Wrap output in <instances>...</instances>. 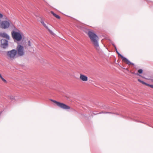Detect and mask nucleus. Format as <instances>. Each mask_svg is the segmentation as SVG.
<instances>
[{
	"label": "nucleus",
	"mask_w": 153,
	"mask_h": 153,
	"mask_svg": "<svg viewBox=\"0 0 153 153\" xmlns=\"http://www.w3.org/2000/svg\"><path fill=\"white\" fill-rule=\"evenodd\" d=\"M50 100L54 103L58 107L61 109L64 110H68L71 109V108L70 106L64 103L60 102L52 99H50Z\"/></svg>",
	"instance_id": "obj_1"
},
{
	"label": "nucleus",
	"mask_w": 153,
	"mask_h": 153,
	"mask_svg": "<svg viewBox=\"0 0 153 153\" xmlns=\"http://www.w3.org/2000/svg\"><path fill=\"white\" fill-rule=\"evenodd\" d=\"M151 88H153V85H152Z\"/></svg>",
	"instance_id": "obj_26"
},
{
	"label": "nucleus",
	"mask_w": 153,
	"mask_h": 153,
	"mask_svg": "<svg viewBox=\"0 0 153 153\" xmlns=\"http://www.w3.org/2000/svg\"><path fill=\"white\" fill-rule=\"evenodd\" d=\"M0 36L2 37L6 38L7 39L9 40L10 39L9 36L6 33H0Z\"/></svg>",
	"instance_id": "obj_10"
},
{
	"label": "nucleus",
	"mask_w": 153,
	"mask_h": 153,
	"mask_svg": "<svg viewBox=\"0 0 153 153\" xmlns=\"http://www.w3.org/2000/svg\"><path fill=\"white\" fill-rule=\"evenodd\" d=\"M100 114H112L111 112H106V111H103L101 112Z\"/></svg>",
	"instance_id": "obj_14"
},
{
	"label": "nucleus",
	"mask_w": 153,
	"mask_h": 153,
	"mask_svg": "<svg viewBox=\"0 0 153 153\" xmlns=\"http://www.w3.org/2000/svg\"><path fill=\"white\" fill-rule=\"evenodd\" d=\"M41 23L42 24V25L44 26L45 27L46 29H47L51 33H52V31L51 30L48 28V27H47V25H46L45 24V23L43 21H42L41 22Z\"/></svg>",
	"instance_id": "obj_11"
},
{
	"label": "nucleus",
	"mask_w": 153,
	"mask_h": 153,
	"mask_svg": "<svg viewBox=\"0 0 153 153\" xmlns=\"http://www.w3.org/2000/svg\"><path fill=\"white\" fill-rule=\"evenodd\" d=\"M8 41L5 39H2L0 40V46L1 47L5 48L8 46Z\"/></svg>",
	"instance_id": "obj_8"
},
{
	"label": "nucleus",
	"mask_w": 153,
	"mask_h": 153,
	"mask_svg": "<svg viewBox=\"0 0 153 153\" xmlns=\"http://www.w3.org/2000/svg\"><path fill=\"white\" fill-rule=\"evenodd\" d=\"M10 98L11 100H13L15 99V97L13 96H11L10 97Z\"/></svg>",
	"instance_id": "obj_17"
},
{
	"label": "nucleus",
	"mask_w": 153,
	"mask_h": 153,
	"mask_svg": "<svg viewBox=\"0 0 153 153\" xmlns=\"http://www.w3.org/2000/svg\"><path fill=\"white\" fill-rule=\"evenodd\" d=\"M16 54V51L15 49H13L10 51H9L7 53V56L8 58L13 59L15 58Z\"/></svg>",
	"instance_id": "obj_5"
},
{
	"label": "nucleus",
	"mask_w": 153,
	"mask_h": 153,
	"mask_svg": "<svg viewBox=\"0 0 153 153\" xmlns=\"http://www.w3.org/2000/svg\"><path fill=\"white\" fill-rule=\"evenodd\" d=\"M1 75V74H0V75Z\"/></svg>",
	"instance_id": "obj_31"
},
{
	"label": "nucleus",
	"mask_w": 153,
	"mask_h": 153,
	"mask_svg": "<svg viewBox=\"0 0 153 153\" xmlns=\"http://www.w3.org/2000/svg\"><path fill=\"white\" fill-rule=\"evenodd\" d=\"M132 74H134L136 75H138V76H141V75L139 74L138 73H135L134 72H133L132 73Z\"/></svg>",
	"instance_id": "obj_21"
},
{
	"label": "nucleus",
	"mask_w": 153,
	"mask_h": 153,
	"mask_svg": "<svg viewBox=\"0 0 153 153\" xmlns=\"http://www.w3.org/2000/svg\"><path fill=\"white\" fill-rule=\"evenodd\" d=\"M72 111H73V112H76V111L74 109H72Z\"/></svg>",
	"instance_id": "obj_24"
},
{
	"label": "nucleus",
	"mask_w": 153,
	"mask_h": 153,
	"mask_svg": "<svg viewBox=\"0 0 153 153\" xmlns=\"http://www.w3.org/2000/svg\"><path fill=\"white\" fill-rule=\"evenodd\" d=\"M116 115H119L118 114H116Z\"/></svg>",
	"instance_id": "obj_30"
},
{
	"label": "nucleus",
	"mask_w": 153,
	"mask_h": 153,
	"mask_svg": "<svg viewBox=\"0 0 153 153\" xmlns=\"http://www.w3.org/2000/svg\"><path fill=\"white\" fill-rule=\"evenodd\" d=\"M138 81L139 82H140L141 83H142L143 84L145 85V84H146V82H144V81H142V80H140V79H138Z\"/></svg>",
	"instance_id": "obj_15"
},
{
	"label": "nucleus",
	"mask_w": 153,
	"mask_h": 153,
	"mask_svg": "<svg viewBox=\"0 0 153 153\" xmlns=\"http://www.w3.org/2000/svg\"><path fill=\"white\" fill-rule=\"evenodd\" d=\"M5 83H6L7 82V81L5 79H4L3 77L1 79Z\"/></svg>",
	"instance_id": "obj_19"
},
{
	"label": "nucleus",
	"mask_w": 153,
	"mask_h": 153,
	"mask_svg": "<svg viewBox=\"0 0 153 153\" xmlns=\"http://www.w3.org/2000/svg\"><path fill=\"white\" fill-rule=\"evenodd\" d=\"M16 53L19 56H23L24 54V47L20 45H18L16 48Z\"/></svg>",
	"instance_id": "obj_4"
},
{
	"label": "nucleus",
	"mask_w": 153,
	"mask_h": 153,
	"mask_svg": "<svg viewBox=\"0 0 153 153\" xmlns=\"http://www.w3.org/2000/svg\"><path fill=\"white\" fill-rule=\"evenodd\" d=\"M0 77L1 79L2 78L1 75H0Z\"/></svg>",
	"instance_id": "obj_27"
},
{
	"label": "nucleus",
	"mask_w": 153,
	"mask_h": 153,
	"mask_svg": "<svg viewBox=\"0 0 153 153\" xmlns=\"http://www.w3.org/2000/svg\"><path fill=\"white\" fill-rule=\"evenodd\" d=\"M3 17V15L2 14L0 13V21H1V18H2Z\"/></svg>",
	"instance_id": "obj_20"
},
{
	"label": "nucleus",
	"mask_w": 153,
	"mask_h": 153,
	"mask_svg": "<svg viewBox=\"0 0 153 153\" xmlns=\"http://www.w3.org/2000/svg\"><path fill=\"white\" fill-rule=\"evenodd\" d=\"M145 85H146V86H149V87H150L151 88V86H152V85H150V84H148V83H146Z\"/></svg>",
	"instance_id": "obj_18"
},
{
	"label": "nucleus",
	"mask_w": 153,
	"mask_h": 153,
	"mask_svg": "<svg viewBox=\"0 0 153 153\" xmlns=\"http://www.w3.org/2000/svg\"><path fill=\"white\" fill-rule=\"evenodd\" d=\"M116 52L118 55L119 56H120L121 58L122 59V60L124 62L126 63L128 65H134V64L132 63L128 59H127L126 58L124 57L122 55L120 54L118 51H116Z\"/></svg>",
	"instance_id": "obj_7"
},
{
	"label": "nucleus",
	"mask_w": 153,
	"mask_h": 153,
	"mask_svg": "<svg viewBox=\"0 0 153 153\" xmlns=\"http://www.w3.org/2000/svg\"><path fill=\"white\" fill-rule=\"evenodd\" d=\"M77 27L79 28L80 29L81 28V27L80 26H77Z\"/></svg>",
	"instance_id": "obj_25"
},
{
	"label": "nucleus",
	"mask_w": 153,
	"mask_h": 153,
	"mask_svg": "<svg viewBox=\"0 0 153 153\" xmlns=\"http://www.w3.org/2000/svg\"><path fill=\"white\" fill-rule=\"evenodd\" d=\"M12 35L13 38L17 41H20L22 39V36L19 33L13 31L12 33Z\"/></svg>",
	"instance_id": "obj_6"
},
{
	"label": "nucleus",
	"mask_w": 153,
	"mask_h": 153,
	"mask_svg": "<svg viewBox=\"0 0 153 153\" xmlns=\"http://www.w3.org/2000/svg\"><path fill=\"white\" fill-rule=\"evenodd\" d=\"M98 37L96 35V47L99 46V44L98 42Z\"/></svg>",
	"instance_id": "obj_13"
},
{
	"label": "nucleus",
	"mask_w": 153,
	"mask_h": 153,
	"mask_svg": "<svg viewBox=\"0 0 153 153\" xmlns=\"http://www.w3.org/2000/svg\"><path fill=\"white\" fill-rule=\"evenodd\" d=\"M28 45L29 46H31V43L30 42V41H29L28 42Z\"/></svg>",
	"instance_id": "obj_22"
},
{
	"label": "nucleus",
	"mask_w": 153,
	"mask_h": 153,
	"mask_svg": "<svg viewBox=\"0 0 153 153\" xmlns=\"http://www.w3.org/2000/svg\"><path fill=\"white\" fill-rule=\"evenodd\" d=\"M143 71L141 69H140L138 71V73H139V74H142V72H143Z\"/></svg>",
	"instance_id": "obj_16"
},
{
	"label": "nucleus",
	"mask_w": 153,
	"mask_h": 153,
	"mask_svg": "<svg viewBox=\"0 0 153 153\" xmlns=\"http://www.w3.org/2000/svg\"><path fill=\"white\" fill-rule=\"evenodd\" d=\"M116 51H117V48H116Z\"/></svg>",
	"instance_id": "obj_28"
},
{
	"label": "nucleus",
	"mask_w": 153,
	"mask_h": 153,
	"mask_svg": "<svg viewBox=\"0 0 153 153\" xmlns=\"http://www.w3.org/2000/svg\"><path fill=\"white\" fill-rule=\"evenodd\" d=\"M86 33L89 38L91 42L93 44L94 46H95L96 34L95 33L89 30H88L87 32H86Z\"/></svg>",
	"instance_id": "obj_2"
},
{
	"label": "nucleus",
	"mask_w": 153,
	"mask_h": 153,
	"mask_svg": "<svg viewBox=\"0 0 153 153\" xmlns=\"http://www.w3.org/2000/svg\"><path fill=\"white\" fill-rule=\"evenodd\" d=\"M113 46H114V47L115 49H116V46L114 44H113Z\"/></svg>",
	"instance_id": "obj_23"
},
{
	"label": "nucleus",
	"mask_w": 153,
	"mask_h": 153,
	"mask_svg": "<svg viewBox=\"0 0 153 153\" xmlns=\"http://www.w3.org/2000/svg\"><path fill=\"white\" fill-rule=\"evenodd\" d=\"M6 20L0 22V28L3 29H6L9 27L11 22V21L6 18Z\"/></svg>",
	"instance_id": "obj_3"
},
{
	"label": "nucleus",
	"mask_w": 153,
	"mask_h": 153,
	"mask_svg": "<svg viewBox=\"0 0 153 153\" xmlns=\"http://www.w3.org/2000/svg\"><path fill=\"white\" fill-rule=\"evenodd\" d=\"M79 78L83 82H87L88 80V77L82 74H80Z\"/></svg>",
	"instance_id": "obj_9"
},
{
	"label": "nucleus",
	"mask_w": 153,
	"mask_h": 153,
	"mask_svg": "<svg viewBox=\"0 0 153 153\" xmlns=\"http://www.w3.org/2000/svg\"><path fill=\"white\" fill-rule=\"evenodd\" d=\"M99 113H97V114H96V115L97 114H99Z\"/></svg>",
	"instance_id": "obj_29"
},
{
	"label": "nucleus",
	"mask_w": 153,
	"mask_h": 153,
	"mask_svg": "<svg viewBox=\"0 0 153 153\" xmlns=\"http://www.w3.org/2000/svg\"><path fill=\"white\" fill-rule=\"evenodd\" d=\"M51 13L56 18L59 19L60 18V17L58 15L54 13L53 12L51 11Z\"/></svg>",
	"instance_id": "obj_12"
}]
</instances>
